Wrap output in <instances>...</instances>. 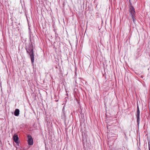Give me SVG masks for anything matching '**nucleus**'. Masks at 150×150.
I'll return each instance as SVG.
<instances>
[{
	"label": "nucleus",
	"instance_id": "obj_1",
	"mask_svg": "<svg viewBox=\"0 0 150 150\" xmlns=\"http://www.w3.org/2000/svg\"><path fill=\"white\" fill-rule=\"evenodd\" d=\"M26 50L27 52L30 55L31 62L33 64L34 61L33 49L32 48L30 49H26Z\"/></svg>",
	"mask_w": 150,
	"mask_h": 150
},
{
	"label": "nucleus",
	"instance_id": "obj_4",
	"mask_svg": "<svg viewBox=\"0 0 150 150\" xmlns=\"http://www.w3.org/2000/svg\"><path fill=\"white\" fill-rule=\"evenodd\" d=\"M129 11L131 16L135 15V11L134 7L132 5L130 6Z\"/></svg>",
	"mask_w": 150,
	"mask_h": 150
},
{
	"label": "nucleus",
	"instance_id": "obj_6",
	"mask_svg": "<svg viewBox=\"0 0 150 150\" xmlns=\"http://www.w3.org/2000/svg\"><path fill=\"white\" fill-rule=\"evenodd\" d=\"M19 110L18 109H16L14 111V114L16 116H18L19 114Z\"/></svg>",
	"mask_w": 150,
	"mask_h": 150
},
{
	"label": "nucleus",
	"instance_id": "obj_2",
	"mask_svg": "<svg viewBox=\"0 0 150 150\" xmlns=\"http://www.w3.org/2000/svg\"><path fill=\"white\" fill-rule=\"evenodd\" d=\"M28 144L29 145H32L33 144V140L31 136L29 135L28 136Z\"/></svg>",
	"mask_w": 150,
	"mask_h": 150
},
{
	"label": "nucleus",
	"instance_id": "obj_7",
	"mask_svg": "<svg viewBox=\"0 0 150 150\" xmlns=\"http://www.w3.org/2000/svg\"><path fill=\"white\" fill-rule=\"evenodd\" d=\"M135 15H132V17L133 19V22L135 23L136 21V19L135 18Z\"/></svg>",
	"mask_w": 150,
	"mask_h": 150
},
{
	"label": "nucleus",
	"instance_id": "obj_5",
	"mask_svg": "<svg viewBox=\"0 0 150 150\" xmlns=\"http://www.w3.org/2000/svg\"><path fill=\"white\" fill-rule=\"evenodd\" d=\"M13 139L14 142L17 144L18 145V138L17 135L14 134L13 137Z\"/></svg>",
	"mask_w": 150,
	"mask_h": 150
},
{
	"label": "nucleus",
	"instance_id": "obj_3",
	"mask_svg": "<svg viewBox=\"0 0 150 150\" xmlns=\"http://www.w3.org/2000/svg\"><path fill=\"white\" fill-rule=\"evenodd\" d=\"M140 111L138 106V105L137 108V114L136 117L137 119V122L139 124V119Z\"/></svg>",
	"mask_w": 150,
	"mask_h": 150
},
{
	"label": "nucleus",
	"instance_id": "obj_8",
	"mask_svg": "<svg viewBox=\"0 0 150 150\" xmlns=\"http://www.w3.org/2000/svg\"><path fill=\"white\" fill-rule=\"evenodd\" d=\"M149 143H150V142H148L149 144ZM149 145H150V144H149V150H150V147Z\"/></svg>",
	"mask_w": 150,
	"mask_h": 150
}]
</instances>
